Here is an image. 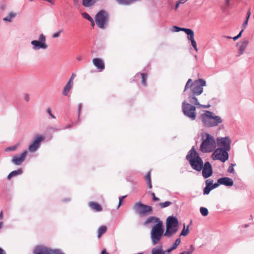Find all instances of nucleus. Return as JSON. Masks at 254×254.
<instances>
[{"mask_svg": "<svg viewBox=\"0 0 254 254\" xmlns=\"http://www.w3.org/2000/svg\"><path fill=\"white\" fill-rule=\"evenodd\" d=\"M145 179L147 181H149V180L151 181V173H150V171H149L146 174V175L145 176Z\"/></svg>", "mask_w": 254, "mask_h": 254, "instance_id": "nucleus-45", "label": "nucleus"}, {"mask_svg": "<svg viewBox=\"0 0 254 254\" xmlns=\"http://www.w3.org/2000/svg\"><path fill=\"white\" fill-rule=\"evenodd\" d=\"M244 227V228H247L249 227V224H245Z\"/></svg>", "mask_w": 254, "mask_h": 254, "instance_id": "nucleus-64", "label": "nucleus"}, {"mask_svg": "<svg viewBox=\"0 0 254 254\" xmlns=\"http://www.w3.org/2000/svg\"><path fill=\"white\" fill-rule=\"evenodd\" d=\"M107 227L105 226H102L98 229V237L100 238L102 235H103L107 231Z\"/></svg>", "mask_w": 254, "mask_h": 254, "instance_id": "nucleus-30", "label": "nucleus"}, {"mask_svg": "<svg viewBox=\"0 0 254 254\" xmlns=\"http://www.w3.org/2000/svg\"><path fill=\"white\" fill-rule=\"evenodd\" d=\"M202 143L200 150L203 153L211 152L216 147V142L214 137L208 133L205 132L201 134Z\"/></svg>", "mask_w": 254, "mask_h": 254, "instance_id": "nucleus-5", "label": "nucleus"}, {"mask_svg": "<svg viewBox=\"0 0 254 254\" xmlns=\"http://www.w3.org/2000/svg\"><path fill=\"white\" fill-rule=\"evenodd\" d=\"M194 249L193 246L191 245L188 251H184L182 253L184 254H191L194 252Z\"/></svg>", "mask_w": 254, "mask_h": 254, "instance_id": "nucleus-35", "label": "nucleus"}, {"mask_svg": "<svg viewBox=\"0 0 254 254\" xmlns=\"http://www.w3.org/2000/svg\"><path fill=\"white\" fill-rule=\"evenodd\" d=\"M217 143L219 147H222V137L217 138Z\"/></svg>", "mask_w": 254, "mask_h": 254, "instance_id": "nucleus-41", "label": "nucleus"}, {"mask_svg": "<svg viewBox=\"0 0 254 254\" xmlns=\"http://www.w3.org/2000/svg\"><path fill=\"white\" fill-rule=\"evenodd\" d=\"M34 254H64L59 249L51 250L48 248L39 246L35 247L34 251Z\"/></svg>", "mask_w": 254, "mask_h": 254, "instance_id": "nucleus-10", "label": "nucleus"}, {"mask_svg": "<svg viewBox=\"0 0 254 254\" xmlns=\"http://www.w3.org/2000/svg\"><path fill=\"white\" fill-rule=\"evenodd\" d=\"M98 0H82V4L85 7H90Z\"/></svg>", "mask_w": 254, "mask_h": 254, "instance_id": "nucleus-27", "label": "nucleus"}, {"mask_svg": "<svg viewBox=\"0 0 254 254\" xmlns=\"http://www.w3.org/2000/svg\"><path fill=\"white\" fill-rule=\"evenodd\" d=\"M211 157L213 160H219L222 162V147L216 149L212 153Z\"/></svg>", "mask_w": 254, "mask_h": 254, "instance_id": "nucleus-18", "label": "nucleus"}, {"mask_svg": "<svg viewBox=\"0 0 254 254\" xmlns=\"http://www.w3.org/2000/svg\"><path fill=\"white\" fill-rule=\"evenodd\" d=\"M93 64L100 71H102L105 68L104 62L100 58L94 59L93 60Z\"/></svg>", "mask_w": 254, "mask_h": 254, "instance_id": "nucleus-17", "label": "nucleus"}, {"mask_svg": "<svg viewBox=\"0 0 254 254\" xmlns=\"http://www.w3.org/2000/svg\"><path fill=\"white\" fill-rule=\"evenodd\" d=\"M171 203L172 202L171 201H166L164 202H161L159 204L161 208H163L169 206L170 204H171Z\"/></svg>", "mask_w": 254, "mask_h": 254, "instance_id": "nucleus-34", "label": "nucleus"}, {"mask_svg": "<svg viewBox=\"0 0 254 254\" xmlns=\"http://www.w3.org/2000/svg\"><path fill=\"white\" fill-rule=\"evenodd\" d=\"M182 111L184 115L190 119L191 120H194L196 118V108L194 105L184 101L182 103Z\"/></svg>", "mask_w": 254, "mask_h": 254, "instance_id": "nucleus-7", "label": "nucleus"}, {"mask_svg": "<svg viewBox=\"0 0 254 254\" xmlns=\"http://www.w3.org/2000/svg\"><path fill=\"white\" fill-rule=\"evenodd\" d=\"M139 75H140L141 77V83L143 85H146V79H147V75L145 73H142L140 74L139 73H137L135 75V77H137Z\"/></svg>", "mask_w": 254, "mask_h": 254, "instance_id": "nucleus-29", "label": "nucleus"}, {"mask_svg": "<svg viewBox=\"0 0 254 254\" xmlns=\"http://www.w3.org/2000/svg\"><path fill=\"white\" fill-rule=\"evenodd\" d=\"M31 44L33 46L32 49L34 51L40 49L45 50L48 48L46 43V37L43 34L40 35L38 40L32 41Z\"/></svg>", "mask_w": 254, "mask_h": 254, "instance_id": "nucleus-9", "label": "nucleus"}, {"mask_svg": "<svg viewBox=\"0 0 254 254\" xmlns=\"http://www.w3.org/2000/svg\"><path fill=\"white\" fill-rule=\"evenodd\" d=\"M233 181L231 178L223 177V185L231 187L233 186Z\"/></svg>", "mask_w": 254, "mask_h": 254, "instance_id": "nucleus-25", "label": "nucleus"}, {"mask_svg": "<svg viewBox=\"0 0 254 254\" xmlns=\"http://www.w3.org/2000/svg\"><path fill=\"white\" fill-rule=\"evenodd\" d=\"M202 174L204 178L206 179L210 177L213 173L211 164L209 162H206L203 165Z\"/></svg>", "mask_w": 254, "mask_h": 254, "instance_id": "nucleus-14", "label": "nucleus"}, {"mask_svg": "<svg viewBox=\"0 0 254 254\" xmlns=\"http://www.w3.org/2000/svg\"><path fill=\"white\" fill-rule=\"evenodd\" d=\"M243 31H244V30H243V29H242V30L240 32V33H239L237 35V36L239 37V38L241 36L242 34V33H243Z\"/></svg>", "mask_w": 254, "mask_h": 254, "instance_id": "nucleus-58", "label": "nucleus"}, {"mask_svg": "<svg viewBox=\"0 0 254 254\" xmlns=\"http://www.w3.org/2000/svg\"><path fill=\"white\" fill-rule=\"evenodd\" d=\"M248 44L249 41L247 40H244L242 42L241 45L240 46L239 50L240 55H241L243 53Z\"/></svg>", "mask_w": 254, "mask_h": 254, "instance_id": "nucleus-23", "label": "nucleus"}, {"mask_svg": "<svg viewBox=\"0 0 254 254\" xmlns=\"http://www.w3.org/2000/svg\"><path fill=\"white\" fill-rule=\"evenodd\" d=\"M76 59H77L78 61H81V60H82V56H78V57H77L76 58Z\"/></svg>", "mask_w": 254, "mask_h": 254, "instance_id": "nucleus-59", "label": "nucleus"}, {"mask_svg": "<svg viewBox=\"0 0 254 254\" xmlns=\"http://www.w3.org/2000/svg\"><path fill=\"white\" fill-rule=\"evenodd\" d=\"M89 21L91 22V25L92 26H94L95 25V23H94V20L93 19H92V20Z\"/></svg>", "mask_w": 254, "mask_h": 254, "instance_id": "nucleus-60", "label": "nucleus"}, {"mask_svg": "<svg viewBox=\"0 0 254 254\" xmlns=\"http://www.w3.org/2000/svg\"><path fill=\"white\" fill-rule=\"evenodd\" d=\"M150 194L152 196V199L153 201H157L160 200L159 198L156 197L155 193L154 192H150Z\"/></svg>", "mask_w": 254, "mask_h": 254, "instance_id": "nucleus-44", "label": "nucleus"}, {"mask_svg": "<svg viewBox=\"0 0 254 254\" xmlns=\"http://www.w3.org/2000/svg\"><path fill=\"white\" fill-rule=\"evenodd\" d=\"M220 185H222V177L218 179L217 182L211 185L212 190L218 187Z\"/></svg>", "mask_w": 254, "mask_h": 254, "instance_id": "nucleus-31", "label": "nucleus"}, {"mask_svg": "<svg viewBox=\"0 0 254 254\" xmlns=\"http://www.w3.org/2000/svg\"><path fill=\"white\" fill-rule=\"evenodd\" d=\"M233 39L234 41H235V40H237L238 39H239V37L237 36H236L234 37H233Z\"/></svg>", "mask_w": 254, "mask_h": 254, "instance_id": "nucleus-61", "label": "nucleus"}, {"mask_svg": "<svg viewBox=\"0 0 254 254\" xmlns=\"http://www.w3.org/2000/svg\"><path fill=\"white\" fill-rule=\"evenodd\" d=\"M101 254H109L106 252L105 249H104L102 251Z\"/></svg>", "mask_w": 254, "mask_h": 254, "instance_id": "nucleus-56", "label": "nucleus"}, {"mask_svg": "<svg viewBox=\"0 0 254 254\" xmlns=\"http://www.w3.org/2000/svg\"><path fill=\"white\" fill-rule=\"evenodd\" d=\"M213 182L212 180L207 179L205 181L206 186L203 189V194H208L210 191L212 190L211 185Z\"/></svg>", "mask_w": 254, "mask_h": 254, "instance_id": "nucleus-19", "label": "nucleus"}, {"mask_svg": "<svg viewBox=\"0 0 254 254\" xmlns=\"http://www.w3.org/2000/svg\"><path fill=\"white\" fill-rule=\"evenodd\" d=\"M118 3L122 5H129L131 3L135 2L138 1L139 0H116Z\"/></svg>", "mask_w": 254, "mask_h": 254, "instance_id": "nucleus-24", "label": "nucleus"}, {"mask_svg": "<svg viewBox=\"0 0 254 254\" xmlns=\"http://www.w3.org/2000/svg\"><path fill=\"white\" fill-rule=\"evenodd\" d=\"M44 137L41 135H36L35 140L29 146L28 150L31 152L36 151L40 147L41 142L44 140Z\"/></svg>", "mask_w": 254, "mask_h": 254, "instance_id": "nucleus-13", "label": "nucleus"}, {"mask_svg": "<svg viewBox=\"0 0 254 254\" xmlns=\"http://www.w3.org/2000/svg\"><path fill=\"white\" fill-rule=\"evenodd\" d=\"M251 10H250V9H249L248 10V11L247 12L246 19H247V20H249L250 17L251 16Z\"/></svg>", "mask_w": 254, "mask_h": 254, "instance_id": "nucleus-51", "label": "nucleus"}, {"mask_svg": "<svg viewBox=\"0 0 254 254\" xmlns=\"http://www.w3.org/2000/svg\"><path fill=\"white\" fill-rule=\"evenodd\" d=\"M82 16L89 21L92 20V18L86 12L82 13Z\"/></svg>", "mask_w": 254, "mask_h": 254, "instance_id": "nucleus-39", "label": "nucleus"}, {"mask_svg": "<svg viewBox=\"0 0 254 254\" xmlns=\"http://www.w3.org/2000/svg\"><path fill=\"white\" fill-rule=\"evenodd\" d=\"M81 107H82L81 104L79 103L78 104V118L79 117V116H80V111L81 110Z\"/></svg>", "mask_w": 254, "mask_h": 254, "instance_id": "nucleus-50", "label": "nucleus"}, {"mask_svg": "<svg viewBox=\"0 0 254 254\" xmlns=\"http://www.w3.org/2000/svg\"><path fill=\"white\" fill-rule=\"evenodd\" d=\"M133 208L136 212L140 214H145L151 212L152 210L151 206L143 204L140 202L136 203L134 205Z\"/></svg>", "mask_w": 254, "mask_h": 254, "instance_id": "nucleus-12", "label": "nucleus"}, {"mask_svg": "<svg viewBox=\"0 0 254 254\" xmlns=\"http://www.w3.org/2000/svg\"><path fill=\"white\" fill-rule=\"evenodd\" d=\"M205 86L206 82L202 78L196 80L194 82H192L191 79H189L186 84L183 92L184 95L187 97L188 102L199 108H209L210 105H201L198 100V97L202 93L203 87Z\"/></svg>", "mask_w": 254, "mask_h": 254, "instance_id": "nucleus-1", "label": "nucleus"}, {"mask_svg": "<svg viewBox=\"0 0 254 254\" xmlns=\"http://www.w3.org/2000/svg\"><path fill=\"white\" fill-rule=\"evenodd\" d=\"M126 196H127L126 195L122 196L120 197L119 198L123 200L124 198H126Z\"/></svg>", "mask_w": 254, "mask_h": 254, "instance_id": "nucleus-62", "label": "nucleus"}, {"mask_svg": "<svg viewBox=\"0 0 254 254\" xmlns=\"http://www.w3.org/2000/svg\"><path fill=\"white\" fill-rule=\"evenodd\" d=\"M89 206L92 209L96 211H101L102 209L101 206L97 202H89Z\"/></svg>", "mask_w": 254, "mask_h": 254, "instance_id": "nucleus-20", "label": "nucleus"}, {"mask_svg": "<svg viewBox=\"0 0 254 254\" xmlns=\"http://www.w3.org/2000/svg\"><path fill=\"white\" fill-rule=\"evenodd\" d=\"M175 250L174 249H173V247H171L169 249H167L166 252H168V253H170L172 251Z\"/></svg>", "mask_w": 254, "mask_h": 254, "instance_id": "nucleus-57", "label": "nucleus"}, {"mask_svg": "<svg viewBox=\"0 0 254 254\" xmlns=\"http://www.w3.org/2000/svg\"><path fill=\"white\" fill-rule=\"evenodd\" d=\"M2 217V212H0V219H1Z\"/></svg>", "mask_w": 254, "mask_h": 254, "instance_id": "nucleus-63", "label": "nucleus"}, {"mask_svg": "<svg viewBox=\"0 0 254 254\" xmlns=\"http://www.w3.org/2000/svg\"><path fill=\"white\" fill-rule=\"evenodd\" d=\"M188 0H179L176 3L175 9V10H177L180 4L184 3L186 2Z\"/></svg>", "mask_w": 254, "mask_h": 254, "instance_id": "nucleus-40", "label": "nucleus"}, {"mask_svg": "<svg viewBox=\"0 0 254 254\" xmlns=\"http://www.w3.org/2000/svg\"><path fill=\"white\" fill-rule=\"evenodd\" d=\"M166 229L164 236L167 237H170L175 234L179 228V222L177 218L173 216H169L166 222Z\"/></svg>", "mask_w": 254, "mask_h": 254, "instance_id": "nucleus-6", "label": "nucleus"}, {"mask_svg": "<svg viewBox=\"0 0 254 254\" xmlns=\"http://www.w3.org/2000/svg\"><path fill=\"white\" fill-rule=\"evenodd\" d=\"M248 21L249 20H247V19H246L245 21L244 22L243 25H242L243 30H244V29H245L246 28V27L248 25Z\"/></svg>", "mask_w": 254, "mask_h": 254, "instance_id": "nucleus-52", "label": "nucleus"}, {"mask_svg": "<svg viewBox=\"0 0 254 254\" xmlns=\"http://www.w3.org/2000/svg\"><path fill=\"white\" fill-rule=\"evenodd\" d=\"M63 32V30H61L60 31H57V32L55 33L54 34H53L52 35V38H58L60 36V34L61 32Z\"/></svg>", "mask_w": 254, "mask_h": 254, "instance_id": "nucleus-42", "label": "nucleus"}, {"mask_svg": "<svg viewBox=\"0 0 254 254\" xmlns=\"http://www.w3.org/2000/svg\"><path fill=\"white\" fill-rule=\"evenodd\" d=\"M230 6V0H225V6L223 5V9Z\"/></svg>", "mask_w": 254, "mask_h": 254, "instance_id": "nucleus-49", "label": "nucleus"}, {"mask_svg": "<svg viewBox=\"0 0 254 254\" xmlns=\"http://www.w3.org/2000/svg\"><path fill=\"white\" fill-rule=\"evenodd\" d=\"M185 33L188 35V39L190 41L192 46L193 47L195 51L197 52L198 49L197 48L196 43L194 38V32L193 30L188 28L187 30H185Z\"/></svg>", "mask_w": 254, "mask_h": 254, "instance_id": "nucleus-15", "label": "nucleus"}, {"mask_svg": "<svg viewBox=\"0 0 254 254\" xmlns=\"http://www.w3.org/2000/svg\"><path fill=\"white\" fill-rule=\"evenodd\" d=\"M186 159L189 161L190 164L193 169L200 171L203 168V162L193 147L188 152Z\"/></svg>", "mask_w": 254, "mask_h": 254, "instance_id": "nucleus-4", "label": "nucleus"}, {"mask_svg": "<svg viewBox=\"0 0 254 254\" xmlns=\"http://www.w3.org/2000/svg\"><path fill=\"white\" fill-rule=\"evenodd\" d=\"M173 31L175 32H179L180 31H184L185 32V30H187V28H180L177 26H174L173 27Z\"/></svg>", "mask_w": 254, "mask_h": 254, "instance_id": "nucleus-36", "label": "nucleus"}, {"mask_svg": "<svg viewBox=\"0 0 254 254\" xmlns=\"http://www.w3.org/2000/svg\"><path fill=\"white\" fill-rule=\"evenodd\" d=\"M147 184L149 189H151L152 188L151 181L149 180V181H147Z\"/></svg>", "mask_w": 254, "mask_h": 254, "instance_id": "nucleus-53", "label": "nucleus"}, {"mask_svg": "<svg viewBox=\"0 0 254 254\" xmlns=\"http://www.w3.org/2000/svg\"><path fill=\"white\" fill-rule=\"evenodd\" d=\"M0 254H6L5 251L1 248H0Z\"/></svg>", "mask_w": 254, "mask_h": 254, "instance_id": "nucleus-54", "label": "nucleus"}, {"mask_svg": "<svg viewBox=\"0 0 254 254\" xmlns=\"http://www.w3.org/2000/svg\"><path fill=\"white\" fill-rule=\"evenodd\" d=\"M236 165V164L235 163H231L227 170V172L234 174L235 173L234 167Z\"/></svg>", "mask_w": 254, "mask_h": 254, "instance_id": "nucleus-32", "label": "nucleus"}, {"mask_svg": "<svg viewBox=\"0 0 254 254\" xmlns=\"http://www.w3.org/2000/svg\"><path fill=\"white\" fill-rule=\"evenodd\" d=\"M47 112L49 114L51 117L53 119H55L56 117L52 113L51 110L50 108H48L47 110Z\"/></svg>", "mask_w": 254, "mask_h": 254, "instance_id": "nucleus-46", "label": "nucleus"}, {"mask_svg": "<svg viewBox=\"0 0 254 254\" xmlns=\"http://www.w3.org/2000/svg\"><path fill=\"white\" fill-rule=\"evenodd\" d=\"M24 100L26 101V102H29V100H30V95L28 94V93H26L25 95H24Z\"/></svg>", "mask_w": 254, "mask_h": 254, "instance_id": "nucleus-48", "label": "nucleus"}, {"mask_svg": "<svg viewBox=\"0 0 254 254\" xmlns=\"http://www.w3.org/2000/svg\"><path fill=\"white\" fill-rule=\"evenodd\" d=\"M122 201H123V200L119 198V202L118 206L117 207V209H118L120 207V206L121 205Z\"/></svg>", "mask_w": 254, "mask_h": 254, "instance_id": "nucleus-55", "label": "nucleus"}, {"mask_svg": "<svg viewBox=\"0 0 254 254\" xmlns=\"http://www.w3.org/2000/svg\"><path fill=\"white\" fill-rule=\"evenodd\" d=\"M181 242V241L180 238L177 239L175 241V242L172 246L173 249H176L177 247L180 244Z\"/></svg>", "mask_w": 254, "mask_h": 254, "instance_id": "nucleus-37", "label": "nucleus"}, {"mask_svg": "<svg viewBox=\"0 0 254 254\" xmlns=\"http://www.w3.org/2000/svg\"><path fill=\"white\" fill-rule=\"evenodd\" d=\"M16 16V13L11 12L8 13L7 16L3 18V20L5 22H11L13 18Z\"/></svg>", "mask_w": 254, "mask_h": 254, "instance_id": "nucleus-26", "label": "nucleus"}, {"mask_svg": "<svg viewBox=\"0 0 254 254\" xmlns=\"http://www.w3.org/2000/svg\"><path fill=\"white\" fill-rule=\"evenodd\" d=\"M232 140L229 136L223 137V163L229 158L228 151L231 149Z\"/></svg>", "mask_w": 254, "mask_h": 254, "instance_id": "nucleus-11", "label": "nucleus"}, {"mask_svg": "<svg viewBox=\"0 0 254 254\" xmlns=\"http://www.w3.org/2000/svg\"><path fill=\"white\" fill-rule=\"evenodd\" d=\"M203 125L206 127H212L217 126L222 122L221 118L216 116L213 112L209 111H205V112L200 116Z\"/></svg>", "mask_w": 254, "mask_h": 254, "instance_id": "nucleus-3", "label": "nucleus"}, {"mask_svg": "<svg viewBox=\"0 0 254 254\" xmlns=\"http://www.w3.org/2000/svg\"><path fill=\"white\" fill-rule=\"evenodd\" d=\"M200 212L202 215H203V216H206L208 214V209L206 208L203 207H201L200 208Z\"/></svg>", "mask_w": 254, "mask_h": 254, "instance_id": "nucleus-33", "label": "nucleus"}, {"mask_svg": "<svg viewBox=\"0 0 254 254\" xmlns=\"http://www.w3.org/2000/svg\"><path fill=\"white\" fill-rule=\"evenodd\" d=\"M17 146V145H14V146H10V147H7L5 149V151H14V150H15L16 149Z\"/></svg>", "mask_w": 254, "mask_h": 254, "instance_id": "nucleus-43", "label": "nucleus"}, {"mask_svg": "<svg viewBox=\"0 0 254 254\" xmlns=\"http://www.w3.org/2000/svg\"><path fill=\"white\" fill-rule=\"evenodd\" d=\"M109 15L104 10H100L96 15L95 20L98 27L104 29L108 22Z\"/></svg>", "mask_w": 254, "mask_h": 254, "instance_id": "nucleus-8", "label": "nucleus"}, {"mask_svg": "<svg viewBox=\"0 0 254 254\" xmlns=\"http://www.w3.org/2000/svg\"><path fill=\"white\" fill-rule=\"evenodd\" d=\"M22 173V169L20 168L17 169V170H14L11 172L7 176V179L9 180L11 178L16 176L17 175H21Z\"/></svg>", "mask_w": 254, "mask_h": 254, "instance_id": "nucleus-21", "label": "nucleus"}, {"mask_svg": "<svg viewBox=\"0 0 254 254\" xmlns=\"http://www.w3.org/2000/svg\"><path fill=\"white\" fill-rule=\"evenodd\" d=\"M151 223L154 224L150 231V239L152 245L154 246L159 243L164 236V226L163 222L155 216L148 217L144 225H146Z\"/></svg>", "mask_w": 254, "mask_h": 254, "instance_id": "nucleus-2", "label": "nucleus"}, {"mask_svg": "<svg viewBox=\"0 0 254 254\" xmlns=\"http://www.w3.org/2000/svg\"><path fill=\"white\" fill-rule=\"evenodd\" d=\"M27 153V152L25 150L23 151L20 155L14 156L12 159V162L16 165H21V163L24 161Z\"/></svg>", "mask_w": 254, "mask_h": 254, "instance_id": "nucleus-16", "label": "nucleus"}, {"mask_svg": "<svg viewBox=\"0 0 254 254\" xmlns=\"http://www.w3.org/2000/svg\"><path fill=\"white\" fill-rule=\"evenodd\" d=\"M189 232V230L188 227L186 229H185V226L184 225V229L182 231L181 233L180 236H186V235H188Z\"/></svg>", "mask_w": 254, "mask_h": 254, "instance_id": "nucleus-38", "label": "nucleus"}, {"mask_svg": "<svg viewBox=\"0 0 254 254\" xmlns=\"http://www.w3.org/2000/svg\"><path fill=\"white\" fill-rule=\"evenodd\" d=\"M76 75L74 74V73H72L70 79H69V80L68 81V82H70L71 83H73V80L75 77Z\"/></svg>", "mask_w": 254, "mask_h": 254, "instance_id": "nucleus-47", "label": "nucleus"}, {"mask_svg": "<svg viewBox=\"0 0 254 254\" xmlns=\"http://www.w3.org/2000/svg\"><path fill=\"white\" fill-rule=\"evenodd\" d=\"M162 246H160L152 249L151 251V254H161L162 253Z\"/></svg>", "mask_w": 254, "mask_h": 254, "instance_id": "nucleus-28", "label": "nucleus"}, {"mask_svg": "<svg viewBox=\"0 0 254 254\" xmlns=\"http://www.w3.org/2000/svg\"><path fill=\"white\" fill-rule=\"evenodd\" d=\"M73 83L67 82L64 88L63 94L64 96H67L68 93L69 92L70 90L71 89Z\"/></svg>", "mask_w": 254, "mask_h": 254, "instance_id": "nucleus-22", "label": "nucleus"}]
</instances>
